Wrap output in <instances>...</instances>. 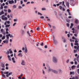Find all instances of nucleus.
<instances>
[{"label": "nucleus", "instance_id": "30", "mask_svg": "<svg viewBox=\"0 0 79 79\" xmlns=\"http://www.w3.org/2000/svg\"><path fill=\"white\" fill-rule=\"evenodd\" d=\"M2 40H4V39H5V36L4 35L2 37Z\"/></svg>", "mask_w": 79, "mask_h": 79}, {"label": "nucleus", "instance_id": "14", "mask_svg": "<svg viewBox=\"0 0 79 79\" xmlns=\"http://www.w3.org/2000/svg\"><path fill=\"white\" fill-rule=\"evenodd\" d=\"M12 72H10V73H9L8 74H7L6 75V76L7 77H9V76H10V75H11V74H12Z\"/></svg>", "mask_w": 79, "mask_h": 79}, {"label": "nucleus", "instance_id": "20", "mask_svg": "<svg viewBox=\"0 0 79 79\" xmlns=\"http://www.w3.org/2000/svg\"><path fill=\"white\" fill-rule=\"evenodd\" d=\"M9 37H10V38H13L14 37V36H13V35H11V34H9Z\"/></svg>", "mask_w": 79, "mask_h": 79}, {"label": "nucleus", "instance_id": "38", "mask_svg": "<svg viewBox=\"0 0 79 79\" xmlns=\"http://www.w3.org/2000/svg\"><path fill=\"white\" fill-rule=\"evenodd\" d=\"M38 15H41V16H42V14L40 13V12H38Z\"/></svg>", "mask_w": 79, "mask_h": 79}, {"label": "nucleus", "instance_id": "43", "mask_svg": "<svg viewBox=\"0 0 79 79\" xmlns=\"http://www.w3.org/2000/svg\"><path fill=\"white\" fill-rule=\"evenodd\" d=\"M59 71L60 73H62V70H61V69H59Z\"/></svg>", "mask_w": 79, "mask_h": 79}, {"label": "nucleus", "instance_id": "46", "mask_svg": "<svg viewBox=\"0 0 79 79\" xmlns=\"http://www.w3.org/2000/svg\"><path fill=\"white\" fill-rule=\"evenodd\" d=\"M66 25L67 27H69V23H67Z\"/></svg>", "mask_w": 79, "mask_h": 79}, {"label": "nucleus", "instance_id": "62", "mask_svg": "<svg viewBox=\"0 0 79 79\" xmlns=\"http://www.w3.org/2000/svg\"><path fill=\"white\" fill-rule=\"evenodd\" d=\"M48 25L50 27H51V25H50V24L48 23Z\"/></svg>", "mask_w": 79, "mask_h": 79}, {"label": "nucleus", "instance_id": "25", "mask_svg": "<svg viewBox=\"0 0 79 79\" xmlns=\"http://www.w3.org/2000/svg\"><path fill=\"white\" fill-rule=\"evenodd\" d=\"M70 75H71L72 74H73V75H74V72H70Z\"/></svg>", "mask_w": 79, "mask_h": 79}, {"label": "nucleus", "instance_id": "51", "mask_svg": "<svg viewBox=\"0 0 79 79\" xmlns=\"http://www.w3.org/2000/svg\"><path fill=\"white\" fill-rule=\"evenodd\" d=\"M41 46H44V43H42L41 44H40Z\"/></svg>", "mask_w": 79, "mask_h": 79}, {"label": "nucleus", "instance_id": "27", "mask_svg": "<svg viewBox=\"0 0 79 79\" xmlns=\"http://www.w3.org/2000/svg\"><path fill=\"white\" fill-rule=\"evenodd\" d=\"M1 66L2 68H5V65L3 64H2Z\"/></svg>", "mask_w": 79, "mask_h": 79}, {"label": "nucleus", "instance_id": "28", "mask_svg": "<svg viewBox=\"0 0 79 79\" xmlns=\"http://www.w3.org/2000/svg\"><path fill=\"white\" fill-rule=\"evenodd\" d=\"M14 56L15 57V58H16V59H18V57H17L16 56V53H15L14 54Z\"/></svg>", "mask_w": 79, "mask_h": 79}, {"label": "nucleus", "instance_id": "26", "mask_svg": "<svg viewBox=\"0 0 79 79\" xmlns=\"http://www.w3.org/2000/svg\"><path fill=\"white\" fill-rule=\"evenodd\" d=\"M66 5L67 6V7H69V3H68V2H66Z\"/></svg>", "mask_w": 79, "mask_h": 79}, {"label": "nucleus", "instance_id": "16", "mask_svg": "<svg viewBox=\"0 0 79 79\" xmlns=\"http://www.w3.org/2000/svg\"><path fill=\"white\" fill-rule=\"evenodd\" d=\"M6 37L7 39H8V40H9V37H10V35H9V34L6 35Z\"/></svg>", "mask_w": 79, "mask_h": 79}, {"label": "nucleus", "instance_id": "47", "mask_svg": "<svg viewBox=\"0 0 79 79\" xmlns=\"http://www.w3.org/2000/svg\"><path fill=\"white\" fill-rule=\"evenodd\" d=\"M77 73L78 74H79V69H78L77 70Z\"/></svg>", "mask_w": 79, "mask_h": 79}, {"label": "nucleus", "instance_id": "35", "mask_svg": "<svg viewBox=\"0 0 79 79\" xmlns=\"http://www.w3.org/2000/svg\"><path fill=\"white\" fill-rule=\"evenodd\" d=\"M43 71V74H45V71H44V70H42Z\"/></svg>", "mask_w": 79, "mask_h": 79}, {"label": "nucleus", "instance_id": "12", "mask_svg": "<svg viewBox=\"0 0 79 79\" xmlns=\"http://www.w3.org/2000/svg\"><path fill=\"white\" fill-rule=\"evenodd\" d=\"M12 61L14 63H16V61L15 60V58L13 57L12 58Z\"/></svg>", "mask_w": 79, "mask_h": 79}, {"label": "nucleus", "instance_id": "33", "mask_svg": "<svg viewBox=\"0 0 79 79\" xmlns=\"http://www.w3.org/2000/svg\"><path fill=\"white\" fill-rule=\"evenodd\" d=\"M63 40L64 43H65V42H66V39L65 38H64Z\"/></svg>", "mask_w": 79, "mask_h": 79}, {"label": "nucleus", "instance_id": "3", "mask_svg": "<svg viewBox=\"0 0 79 79\" xmlns=\"http://www.w3.org/2000/svg\"><path fill=\"white\" fill-rule=\"evenodd\" d=\"M69 2L70 3V5H71L72 6H74L75 5L74 1L73 0H69Z\"/></svg>", "mask_w": 79, "mask_h": 79}, {"label": "nucleus", "instance_id": "54", "mask_svg": "<svg viewBox=\"0 0 79 79\" xmlns=\"http://www.w3.org/2000/svg\"><path fill=\"white\" fill-rule=\"evenodd\" d=\"M74 63H75V64L76 65V64H77V61H75Z\"/></svg>", "mask_w": 79, "mask_h": 79}, {"label": "nucleus", "instance_id": "11", "mask_svg": "<svg viewBox=\"0 0 79 79\" xmlns=\"http://www.w3.org/2000/svg\"><path fill=\"white\" fill-rule=\"evenodd\" d=\"M6 23L8 24H10V22L9 21H6V22L4 23V25H6Z\"/></svg>", "mask_w": 79, "mask_h": 79}, {"label": "nucleus", "instance_id": "59", "mask_svg": "<svg viewBox=\"0 0 79 79\" xmlns=\"http://www.w3.org/2000/svg\"><path fill=\"white\" fill-rule=\"evenodd\" d=\"M39 29H40V28L39 27H38L37 28H36V30L38 31V30H39Z\"/></svg>", "mask_w": 79, "mask_h": 79}, {"label": "nucleus", "instance_id": "13", "mask_svg": "<svg viewBox=\"0 0 79 79\" xmlns=\"http://www.w3.org/2000/svg\"><path fill=\"white\" fill-rule=\"evenodd\" d=\"M18 56H20V57H22L23 56V55L22 54V53H19L18 55Z\"/></svg>", "mask_w": 79, "mask_h": 79}, {"label": "nucleus", "instance_id": "34", "mask_svg": "<svg viewBox=\"0 0 79 79\" xmlns=\"http://www.w3.org/2000/svg\"><path fill=\"white\" fill-rule=\"evenodd\" d=\"M2 76L3 77H5V75L3 73H2Z\"/></svg>", "mask_w": 79, "mask_h": 79}, {"label": "nucleus", "instance_id": "41", "mask_svg": "<svg viewBox=\"0 0 79 79\" xmlns=\"http://www.w3.org/2000/svg\"><path fill=\"white\" fill-rule=\"evenodd\" d=\"M11 10L10 9L8 10V13H11Z\"/></svg>", "mask_w": 79, "mask_h": 79}, {"label": "nucleus", "instance_id": "9", "mask_svg": "<svg viewBox=\"0 0 79 79\" xmlns=\"http://www.w3.org/2000/svg\"><path fill=\"white\" fill-rule=\"evenodd\" d=\"M48 72H50V71H52V72H53V69L50 68V67H48Z\"/></svg>", "mask_w": 79, "mask_h": 79}, {"label": "nucleus", "instance_id": "4", "mask_svg": "<svg viewBox=\"0 0 79 79\" xmlns=\"http://www.w3.org/2000/svg\"><path fill=\"white\" fill-rule=\"evenodd\" d=\"M8 28H6V33L5 32H2V34H3V35H6V34H9V32H8Z\"/></svg>", "mask_w": 79, "mask_h": 79}, {"label": "nucleus", "instance_id": "36", "mask_svg": "<svg viewBox=\"0 0 79 79\" xmlns=\"http://www.w3.org/2000/svg\"><path fill=\"white\" fill-rule=\"evenodd\" d=\"M75 23L76 24H77V23H78V20H75Z\"/></svg>", "mask_w": 79, "mask_h": 79}, {"label": "nucleus", "instance_id": "23", "mask_svg": "<svg viewBox=\"0 0 79 79\" xmlns=\"http://www.w3.org/2000/svg\"><path fill=\"white\" fill-rule=\"evenodd\" d=\"M6 26H5V27H10V24H6V25H5Z\"/></svg>", "mask_w": 79, "mask_h": 79}, {"label": "nucleus", "instance_id": "7", "mask_svg": "<svg viewBox=\"0 0 79 79\" xmlns=\"http://www.w3.org/2000/svg\"><path fill=\"white\" fill-rule=\"evenodd\" d=\"M21 64H22V65H23V66H25V65H26V63H25V61H24V60H22Z\"/></svg>", "mask_w": 79, "mask_h": 79}, {"label": "nucleus", "instance_id": "24", "mask_svg": "<svg viewBox=\"0 0 79 79\" xmlns=\"http://www.w3.org/2000/svg\"><path fill=\"white\" fill-rule=\"evenodd\" d=\"M4 14V12L3 11H2L1 12H0V15H3Z\"/></svg>", "mask_w": 79, "mask_h": 79}, {"label": "nucleus", "instance_id": "63", "mask_svg": "<svg viewBox=\"0 0 79 79\" xmlns=\"http://www.w3.org/2000/svg\"><path fill=\"white\" fill-rule=\"evenodd\" d=\"M71 45L72 47H73V43H71Z\"/></svg>", "mask_w": 79, "mask_h": 79}, {"label": "nucleus", "instance_id": "49", "mask_svg": "<svg viewBox=\"0 0 79 79\" xmlns=\"http://www.w3.org/2000/svg\"><path fill=\"white\" fill-rule=\"evenodd\" d=\"M1 32H3V29H1Z\"/></svg>", "mask_w": 79, "mask_h": 79}, {"label": "nucleus", "instance_id": "6", "mask_svg": "<svg viewBox=\"0 0 79 79\" xmlns=\"http://www.w3.org/2000/svg\"><path fill=\"white\" fill-rule=\"evenodd\" d=\"M8 50L9 51H8L6 52V54L7 55H8L9 54H10H10L13 53V52L12 51H11V49H9Z\"/></svg>", "mask_w": 79, "mask_h": 79}, {"label": "nucleus", "instance_id": "32", "mask_svg": "<svg viewBox=\"0 0 79 79\" xmlns=\"http://www.w3.org/2000/svg\"><path fill=\"white\" fill-rule=\"evenodd\" d=\"M27 34H28L29 36H31V35H30V33H29V31H27Z\"/></svg>", "mask_w": 79, "mask_h": 79}, {"label": "nucleus", "instance_id": "10", "mask_svg": "<svg viewBox=\"0 0 79 79\" xmlns=\"http://www.w3.org/2000/svg\"><path fill=\"white\" fill-rule=\"evenodd\" d=\"M9 4H13V3H14V1L13 0H9Z\"/></svg>", "mask_w": 79, "mask_h": 79}, {"label": "nucleus", "instance_id": "58", "mask_svg": "<svg viewBox=\"0 0 79 79\" xmlns=\"http://www.w3.org/2000/svg\"><path fill=\"white\" fill-rule=\"evenodd\" d=\"M62 5H64V2L63 1Z\"/></svg>", "mask_w": 79, "mask_h": 79}, {"label": "nucleus", "instance_id": "15", "mask_svg": "<svg viewBox=\"0 0 79 79\" xmlns=\"http://www.w3.org/2000/svg\"><path fill=\"white\" fill-rule=\"evenodd\" d=\"M52 72L54 73H55V74H57V73H58V72L56 70H53Z\"/></svg>", "mask_w": 79, "mask_h": 79}, {"label": "nucleus", "instance_id": "45", "mask_svg": "<svg viewBox=\"0 0 79 79\" xmlns=\"http://www.w3.org/2000/svg\"><path fill=\"white\" fill-rule=\"evenodd\" d=\"M16 23H14L13 24V26H15V25H16Z\"/></svg>", "mask_w": 79, "mask_h": 79}, {"label": "nucleus", "instance_id": "53", "mask_svg": "<svg viewBox=\"0 0 79 79\" xmlns=\"http://www.w3.org/2000/svg\"><path fill=\"white\" fill-rule=\"evenodd\" d=\"M40 18L41 19H43L44 18V17L42 16H41V17H40Z\"/></svg>", "mask_w": 79, "mask_h": 79}, {"label": "nucleus", "instance_id": "57", "mask_svg": "<svg viewBox=\"0 0 79 79\" xmlns=\"http://www.w3.org/2000/svg\"><path fill=\"white\" fill-rule=\"evenodd\" d=\"M7 6H4V8L5 9L7 8Z\"/></svg>", "mask_w": 79, "mask_h": 79}, {"label": "nucleus", "instance_id": "52", "mask_svg": "<svg viewBox=\"0 0 79 79\" xmlns=\"http://www.w3.org/2000/svg\"><path fill=\"white\" fill-rule=\"evenodd\" d=\"M69 60H67L66 62L67 63H68L69 62Z\"/></svg>", "mask_w": 79, "mask_h": 79}, {"label": "nucleus", "instance_id": "29", "mask_svg": "<svg viewBox=\"0 0 79 79\" xmlns=\"http://www.w3.org/2000/svg\"><path fill=\"white\" fill-rule=\"evenodd\" d=\"M75 67H76V66L73 65L72 66V69H74Z\"/></svg>", "mask_w": 79, "mask_h": 79}, {"label": "nucleus", "instance_id": "5", "mask_svg": "<svg viewBox=\"0 0 79 79\" xmlns=\"http://www.w3.org/2000/svg\"><path fill=\"white\" fill-rule=\"evenodd\" d=\"M2 19L3 21H6L8 19V18L6 17H5V15H3L2 16Z\"/></svg>", "mask_w": 79, "mask_h": 79}, {"label": "nucleus", "instance_id": "22", "mask_svg": "<svg viewBox=\"0 0 79 79\" xmlns=\"http://www.w3.org/2000/svg\"><path fill=\"white\" fill-rule=\"evenodd\" d=\"M72 79H78V77L76 76L72 78Z\"/></svg>", "mask_w": 79, "mask_h": 79}, {"label": "nucleus", "instance_id": "21", "mask_svg": "<svg viewBox=\"0 0 79 79\" xmlns=\"http://www.w3.org/2000/svg\"><path fill=\"white\" fill-rule=\"evenodd\" d=\"M24 52L26 53H27V48L26 47L25 48Z\"/></svg>", "mask_w": 79, "mask_h": 79}, {"label": "nucleus", "instance_id": "17", "mask_svg": "<svg viewBox=\"0 0 79 79\" xmlns=\"http://www.w3.org/2000/svg\"><path fill=\"white\" fill-rule=\"evenodd\" d=\"M54 36H53V40H54V43L55 44H56V43H57V41L56 40H55L54 39Z\"/></svg>", "mask_w": 79, "mask_h": 79}, {"label": "nucleus", "instance_id": "42", "mask_svg": "<svg viewBox=\"0 0 79 79\" xmlns=\"http://www.w3.org/2000/svg\"><path fill=\"white\" fill-rule=\"evenodd\" d=\"M13 8H16V6L15 5H14L13 6Z\"/></svg>", "mask_w": 79, "mask_h": 79}, {"label": "nucleus", "instance_id": "39", "mask_svg": "<svg viewBox=\"0 0 79 79\" xmlns=\"http://www.w3.org/2000/svg\"><path fill=\"white\" fill-rule=\"evenodd\" d=\"M17 21H18V19H14V22H17Z\"/></svg>", "mask_w": 79, "mask_h": 79}, {"label": "nucleus", "instance_id": "61", "mask_svg": "<svg viewBox=\"0 0 79 79\" xmlns=\"http://www.w3.org/2000/svg\"><path fill=\"white\" fill-rule=\"evenodd\" d=\"M44 48H47V45L45 46Z\"/></svg>", "mask_w": 79, "mask_h": 79}, {"label": "nucleus", "instance_id": "31", "mask_svg": "<svg viewBox=\"0 0 79 79\" xmlns=\"http://www.w3.org/2000/svg\"><path fill=\"white\" fill-rule=\"evenodd\" d=\"M73 23H71V26L70 27V28L71 29V28H72L73 26Z\"/></svg>", "mask_w": 79, "mask_h": 79}, {"label": "nucleus", "instance_id": "18", "mask_svg": "<svg viewBox=\"0 0 79 79\" xmlns=\"http://www.w3.org/2000/svg\"><path fill=\"white\" fill-rule=\"evenodd\" d=\"M21 34L22 35H24V31L23 30H21Z\"/></svg>", "mask_w": 79, "mask_h": 79}, {"label": "nucleus", "instance_id": "56", "mask_svg": "<svg viewBox=\"0 0 79 79\" xmlns=\"http://www.w3.org/2000/svg\"><path fill=\"white\" fill-rule=\"evenodd\" d=\"M21 52H22V51H21V50L19 51V53H21Z\"/></svg>", "mask_w": 79, "mask_h": 79}, {"label": "nucleus", "instance_id": "44", "mask_svg": "<svg viewBox=\"0 0 79 79\" xmlns=\"http://www.w3.org/2000/svg\"><path fill=\"white\" fill-rule=\"evenodd\" d=\"M72 39H75V40H77V39L76 38H75L74 36H73L72 37Z\"/></svg>", "mask_w": 79, "mask_h": 79}, {"label": "nucleus", "instance_id": "48", "mask_svg": "<svg viewBox=\"0 0 79 79\" xmlns=\"http://www.w3.org/2000/svg\"><path fill=\"white\" fill-rule=\"evenodd\" d=\"M59 8H60V10H62V6H59Z\"/></svg>", "mask_w": 79, "mask_h": 79}, {"label": "nucleus", "instance_id": "19", "mask_svg": "<svg viewBox=\"0 0 79 79\" xmlns=\"http://www.w3.org/2000/svg\"><path fill=\"white\" fill-rule=\"evenodd\" d=\"M7 57L8 58V60H9V61H11V58H10V56L8 55L7 56Z\"/></svg>", "mask_w": 79, "mask_h": 79}, {"label": "nucleus", "instance_id": "37", "mask_svg": "<svg viewBox=\"0 0 79 79\" xmlns=\"http://www.w3.org/2000/svg\"><path fill=\"white\" fill-rule=\"evenodd\" d=\"M42 11H44V10H46V9L45 8H42Z\"/></svg>", "mask_w": 79, "mask_h": 79}, {"label": "nucleus", "instance_id": "40", "mask_svg": "<svg viewBox=\"0 0 79 79\" xmlns=\"http://www.w3.org/2000/svg\"><path fill=\"white\" fill-rule=\"evenodd\" d=\"M77 50H73V52L74 53H77Z\"/></svg>", "mask_w": 79, "mask_h": 79}, {"label": "nucleus", "instance_id": "8", "mask_svg": "<svg viewBox=\"0 0 79 79\" xmlns=\"http://www.w3.org/2000/svg\"><path fill=\"white\" fill-rule=\"evenodd\" d=\"M9 41V40L8 39H6L5 40H4L3 41V43L4 44L6 43L8 44V41Z\"/></svg>", "mask_w": 79, "mask_h": 79}, {"label": "nucleus", "instance_id": "1", "mask_svg": "<svg viewBox=\"0 0 79 79\" xmlns=\"http://www.w3.org/2000/svg\"><path fill=\"white\" fill-rule=\"evenodd\" d=\"M77 42H78L77 40H76L75 41V43L74 44V45H77V47L76 46H75L74 48L75 49H76V48L77 50H79V46H78L79 45V44H78Z\"/></svg>", "mask_w": 79, "mask_h": 79}, {"label": "nucleus", "instance_id": "50", "mask_svg": "<svg viewBox=\"0 0 79 79\" xmlns=\"http://www.w3.org/2000/svg\"><path fill=\"white\" fill-rule=\"evenodd\" d=\"M19 9H21V8H22V7L21 6H19Z\"/></svg>", "mask_w": 79, "mask_h": 79}, {"label": "nucleus", "instance_id": "2", "mask_svg": "<svg viewBox=\"0 0 79 79\" xmlns=\"http://www.w3.org/2000/svg\"><path fill=\"white\" fill-rule=\"evenodd\" d=\"M52 61L54 63H58V59L56 57L53 56L52 57Z\"/></svg>", "mask_w": 79, "mask_h": 79}, {"label": "nucleus", "instance_id": "60", "mask_svg": "<svg viewBox=\"0 0 79 79\" xmlns=\"http://www.w3.org/2000/svg\"><path fill=\"white\" fill-rule=\"evenodd\" d=\"M3 6H1V9H3Z\"/></svg>", "mask_w": 79, "mask_h": 79}, {"label": "nucleus", "instance_id": "55", "mask_svg": "<svg viewBox=\"0 0 79 79\" xmlns=\"http://www.w3.org/2000/svg\"><path fill=\"white\" fill-rule=\"evenodd\" d=\"M23 1H20V3H21V5H22V4H23Z\"/></svg>", "mask_w": 79, "mask_h": 79}, {"label": "nucleus", "instance_id": "64", "mask_svg": "<svg viewBox=\"0 0 79 79\" xmlns=\"http://www.w3.org/2000/svg\"><path fill=\"white\" fill-rule=\"evenodd\" d=\"M77 61L79 63V59H77Z\"/></svg>", "mask_w": 79, "mask_h": 79}]
</instances>
